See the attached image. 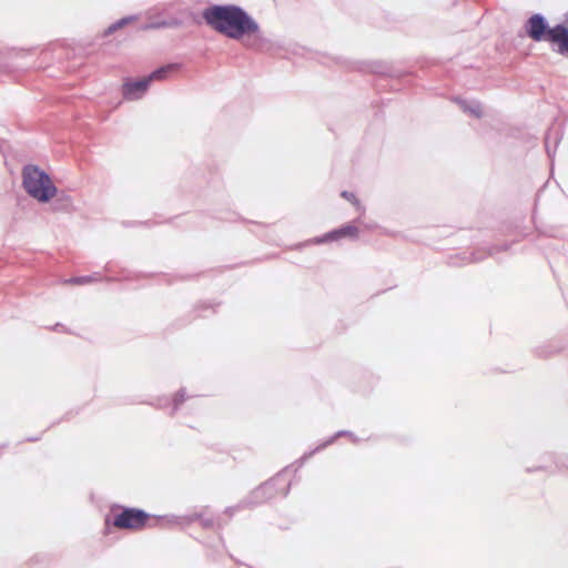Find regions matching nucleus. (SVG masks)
Returning <instances> with one entry per match:
<instances>
[{
    "instance_id": "20e7f679",
    "label": "nucleus",
    "mask_w": 568,
    "mask_h": 568,
    "mask_svg": "<svg viewBox=\"0 0 568 568\" xmlns=\"http://www.w3.org/2000/svg\"><path fill=\"white\" fill-rule=\"evenodd\" d=\"M149 515L143 510L126 508L114 517L113 525L121 529H141L145 526Z\"/></svg>"
},
{
    "instance_id": "f3484780",
    "label": "nucleus",
    "mask_w": 568,
    "mask_h": 568,
    "mask_svg": "<svg viewBox=\"0 0 568 568\" xmlns=\"http://www.w3.org/2000/svg\"><path fill=\"white\" fill-rule=\"evenodd\" d=\"M548 143H549V135H547L546 138V146L548 148Z\"/></svg>"
},
{
    "instance_id": "423d86ee",
    "label": "nucleus",
    "mask_w": 568,
    "mask_h": 568,
    "mask_svg": "<svg viewBox=\"0 0 568 568\" xmlns=\"http://www.w3.org/2000/svg\"><path fill=\"white\" fill-rule=\"evenodd\" d=\"M355 236V226L352 224H347L341 229L334 230L332 232L326 233L322 237H316L314 240L315 243H327V242H338L344 239H353Z\"/></svg>"
},
{
    "instance_id": "39448f33",
    "label": "nucleus",
    "mask_w": 568,
    "mask_h": 568,
    "mask_svg": "<svg viewBox=\"0 0 568 568\" xmlns=\"http://www.w3.org/2000/svg\"><path fill=\"white\" fill-rule=\"evenodd\" d=\"M276 486H281V494L285 496L288 491V484L282 478V476H276L270 481L263 484L257 489L253 491V497L257 501H262L267 498L274 497L273 490Z\"/></svg>"
},
{
    "instance_id": "6e6552de",
    "label": "nucleus",
    "mask_w": 568,
    "mask_h": 568,
    "mask_svg": "<svg viewBox=\"0 0 568 568\" xmlns=\"http://www.w3.org/2000/svg\"><path fill=\"white\" fill-rule=\"evenodd\" d=\"M552 36L556 41V51L568 57V28L562 24H558V29Z\"/></svg>"
},
{
    "instance_id": "dca6fc26",
    "label": "nucleus",
    "mask_w": 568,
    "mask_h": 568,
    "mask_svg": "<svg viewBox=\"0 0 568 568\" xmlns=\"http://www.w3.org/2000/svg\"><path fill=\"white\" fill-rule=\"evenodd\" d=\"M71 206V201L69 197H65L62 209H69Z\"/></svg>"
},
{
    "instance_id": "ddd939ff",
    "label": "nucleus",
    "mask_w": 568,
    "mask_h": 568,
    "mask_svg": "<svg viewBox=\"0 0 568 568\" xmlns=\"http://www.w3.org/2000/svg\"><path fill=\"white\" fill-rule=\"evenodd\" d=\"M168 26H170V23L162 21V22H158V23H152V24L148 26L146 28H162V27H168Z\"/></svg>"
},
{
    "instance_id": "9b49d317",
    "label": "nucleus",
    "mask_w": 568,
    "mask_h": 568,
    "mask_svg": "<svg viewBox=\"0 0 568 568\" xmlns=\"http://www.w3.org/2000/svg\"><path fill=\"white\" fill-rule=\"evenodd\" d=\"M97 280L98 278L93 277V276H75V277H71V278L67 280L65 283L73 284V285H84V284L91 283Z\"/></svg>"
},
{
    "instance_id": "f03ea898",
    "label": "nucleus",
    "mask_w": 568,
    "mask_h": 568,
    "mask_svg": "<svg viewBox=\"0 0 568 568\" xmlns=\"http://www.w3.org/2000/svg\"><path fill=\"white\" fill-rule=\"evenodd\" d=\"M22 176L27 193L39 202H48L55 195L57 187L50 176L39 168L26 166Z\"/></svg>"
},
{
    "instance_id": "f257e3e1",
    "label": "nucleus",
    "mask_w": 568,
    "mask_h": 568,
    "mask_svg": "<svg viewBox=\"0 0 568 568\" xmlns=\"http://www.w3.org/2000/svg\"><path fill=\"white\" fill-rule=\"evenodd\" d=\"M202 17L209 27L230 39L260 37L258 23L239 6L213 4L203 10Z\"/></svg>"
},
{
    "instance_id": "0eeeda50",
    "label": "nucleus",
    "mask_w": 568,
    "mask_h": 568,
    "mask_svg": "<svg viewBox=\"0 0 568 568\" xmlns=\"http://www.w3.org/2000/svg\"><path fill=\"white\" fill-rule=\"evenodd\" d=\"M150 83L151 81L148 77L139 81L126 82L123 85V94L129 100L140 99L148 90Z\"/></svg>"
},
{
    "instance_id": "7ed1b4c3",
    "label": "nucleus",
    "mask_w": 568,
    "mask_h": 568,
    "mask_svg": "<svg viewBox=\"0 0 568 568\" xmlns=\"http://www.w3.org/2000/svg\"><path fill=\"white\" fill-rule=\"evenodd\" d=\"M558 29V24L554 28H549L546 19L539 14H532L525 24L526 33L534 41H547L556 47V41L554 40L555 31Z\"/></svg>"
},
{
    "instance_id": "f8f14e48",
    "label": "nucleus",
    "mask_w": 568,
    "mask_h": 568,
    "mask_svg": "<svg viewBox=\"0 0 568 568\" xmlns=\"http://www.w3.org/2000/svg\"><path fill=\"white\" fill-rule=\"evenodd\" d=\"M133 18H123L121 20H119L118 22L113 23L112 26L109 27L108 29V33H111L113 31H115L116 29L123 27L124 24L129 23Z\"/></svg>"
},
{
    "instance_id": "2eb2a0df",
    "label": "nucleus",
    "mask_w": 568,
    "mask_h": 568,
    "mask_svg": "<svg viewBox=\"0 0 568 568\" xmlns=\"http://www.w3.org/2000/svg\"><path fill=\"white\" fill-rule=\"evenodd\" d=\"M342 196L349 201L355 197V195L352 192H347V191L342 192Z\"/></svg>"
},
{
    "instance_id": "1a4fd4ad",
    "label": "nucleus",
    "mask_w": 568,
    "mask_h": 568,
    "mask_svg": "<svg viewBox=\"0 0 568 568\" xmlns=\"http://www.w3.org/2000/svg\"><path fill=\"white\" fill-rule=\"evenodd\" d=\"M175 69V64H168L153 71L148 78L150 79L151 82L155 80H163L166 79L168 74L173 72Z\"/></svg>"
},
{
    "instance_id": "9d476101",
    "label": "nucleus",
    "mask_w": 568,
    "mask_h": 568,
    "mask_svg": "<svg viewBox=\"0 0 568 568\" xmlns=\"http://www.w3.org/2000/svg\"><path fill=\"white\" fill-rule=\"evenodd\" d=\"M462 108L466 111V112H469L470 114L479 118L481 115V106L479 103L477 102H473L470 104L466 103V102H463L462 103Z\"/></svg>"
},
{
    "instance_id": "4468645a",
    "label": "nucleus",
    "mask_w": 568,
    "mask_h": 568,
    "mask_svg": "<svg viewBox=\"0 0 568 568\" xmlns=\"http://www.w3.org/2000/svg\"><path fill=\"white\" fill-rule=\"evenodd\" d=\"M184 400V395L182 392H179L175 399H174V404H175V407L182 403Z\"/></svg>"
}]
</instances>
